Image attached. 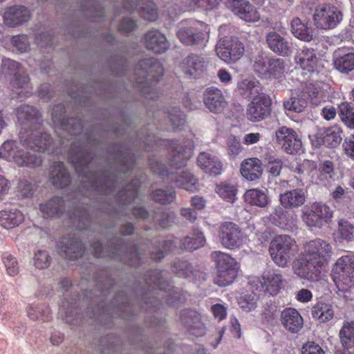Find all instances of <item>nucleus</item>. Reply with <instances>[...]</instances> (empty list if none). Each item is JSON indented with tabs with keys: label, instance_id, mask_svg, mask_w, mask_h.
Returning a JSON list of instances; mask_svg holds the SVG:
<instances>
[{
	"label": "nucleus",
	"instance_id": "obj_1",
	"mask_svg": "<svg viewBox=\"0 0 354 354\" xmlns=\"http://www.w3.org/2000/svg\"><path fill=\"white\" fill-rule=\"evenodd\" d=\"M51 144V139L46 135L44 136V140L39 141L37 133L32 132L26 135L20 131L19 141L7 140L1 145V149L3 160L12 162L19 167H36L41 164L40 157L25 151L22 147L38 152L47 151L53 153Z\"/></svg>",
	"mask_w": 354,
	"mask_h": 354
},
{
	"label": "nucleus",
	"instance_id": "obj_2",
	"mask_svg": "<svg viewBox=\"0 0 354 354\" xmlns=\"http://www.w3.org/2000/svg\"><path fill=\"white\" fill-rule=\"evenodd\" d=\"M331 254L332 247L327 241L320 239L308 241L301 254L293 261L292 271L300 279L317 281Z\"/></svg>",
	"mask_w": 354,
	"mask_h": 354
},
{
	"label": "nucleus",
	"instance_id": "obj_3",
	"mask_svg": "<svg viewBox=\"0 0 354 354\" xmlns=\"http://www.w3.org/2000/svg\"><path fill=\"white\" fill-rule=\"evenodd\" d=\"M136 82L141 87L146 98L154 100L156 89L154 87L162 75V67L154 58H146L138 63L136 67Z\"/></svg>",
	"mask_w": 354,
	"mask_h": 354
},
{
	"label": "nucleus",
	"instance_id": "obj_4",
	"mask_svg": "<svg viewBox=\"0 0 354 354\" xmlns=\"http://www.w3.org/2000/svg\"><path fill=\"white\" fill-rule=\"evenodd\" d=\"M332 278L339 291L354 293V253L342 256L336 261Z\"/></svg>",
	"mask_w": 354,
	"mask_h": 354
},
{
	"label": "nucleus",
	"instance_id": "obj_5",
	"mask_svg": "<svg viewBox=\"0 0 354 354\" xmlns=\"http://www.w3.org/2000/svg\"><path fill=\"white\" fill-rule=\"evenodd\" d=\"M1 71L6 75H14L11 83L13 97L23 99L32 94L28 77L18 62L8 58L3 59Z\"/></svg>",
	"mask_w": 354,
	"mask_h": 354
},
{
	"label": "nucleus",
	"instance_id": "obj_6",
	"mask_svg": "<svg viewBox=\"0 0 354 354\" xmlns=\"http://www.w3.org/2000/svg\"><path fill=\"white\" fill-rule=\"evenodd\" d=\"M297 245L294 239L288 235H278L270 242L269 252L274 263L286 268L295 254Z\"/></svg>",
	"mask_w": 354,
	"mask_h": 354
},
{
	"label": "nucleus",
	"instance_id": "obj_7",
	"mask_svg": "<svg viewBox=\"0 0 354 354\" xmlns=\"http://www.w3.org/2000/svg\"><path fill=\"white\" fill-rule=\"evenodd\" d=\"M209 29L202 21L182 22L177 32V37L184 44L203 47L208 41Z\"/></svg>",
	"mask_w": 354,
	"mask_h": 354
},
{
	"label": "nucleus",
	"instance_id": "obj_8",
	"mask_svg": "<svg viewBox=\"0 0 354 354\" xmlns=\"http://www.w3.org/2000/svg\"><path fill=\"white\" fill-rule=\"evenodd\" d=\"M212 257L216 263L217 274L214 283L219 286L232 284L237 277L239 266L234 259L221 251H215Z\"/></svg>",
	"mask_w": 354,
	"mask_h": 354
},
{
	"label": "nucleus",
	"instance_id": "obj_9",
	"mask_svg": "<svg viewBox=\"0 0 354 354\" xmlns=\"http://www.w3.org/2000/svg\"><path fill=\"white\" fill-rule=\"evenodd\" d=\"M298 173L308 175L311 182L317 185L330 183L335 176L334 164L330 160H325L316 168L315 163L310 160H304L297 168Z\"/></svg>",
	"mask_w": 354,
	"mask_h": 354
},
{
	"label": "nucleus",
	"instance_id": "obj_10",
	"mask_svg": "<svg viewBox=\"0 0 354 354\" xmlns=\"http://www.w3.org/2000/svg\"><path fill=\"white\" fill-rule=\"evenodd\" d=\"M283 276L281 271L268 269L263 272L261 278H257L250 282V290L263 291L270 295H276L283 287Z\"/></svg>",
	"mask_w": 354,
	"mask_h": 354
},
{
	"label": "nucleus",
	"instance_id": "obj_11",
	"mask_svg": "<svg viewBox=\"0 0 354 354\" xmlns=\"http://www.w3.org/2000/svg\"><path fill=\"white\" fill-rule=\"evenodd\" d=\"M16 114L19 122L22 126L21 131H22L24 133L27 135L30 134L32 132L37 133L39 141L44 140L45 135L48 136L51 139L48 134L42 133L38 130L40 119L37 109L33 106L27 104L21 105L17 108Z\"/></svg>",
	"mask_w": 354,
	"mask_h": 354
},
{
	"label": "nucleus",
	"instance_id": "obj_12",
	"mask_svg": "<svg viewBox=\"0 0 354 354\" xmlns=\"http://www.w3.org/2000/svg\"><path fill=\"white\" fill-rule=\"evenodd\" d=\"M342 19L340 10L331 4L317 6L314 11L313 20L315 25L319 28L328 30L337 26Z\"/></svg>",
	"mask_w": 354,
	"mask_h": 354
},
{
	"label": "nucleus",
	"instance_id": "obj_13",
	"mask_svg": "<svg viewBox=\"0 0 354 354\" xmlns=\"http://www.w3.org/2000/svg\"><path fill=\"white\" fill-rule=\"evenodd\" d=\"M244 51L243 44L236 37H233L220 38L216 47L217 55L227 63L239 59Z\"/></svg>",
	"mask_w": 354,
	"mask_h": 354
},
{
	"label": "nucleus",
	"instance_id": "obj_14",
	"mask_svg": "<svg viewBox=\"0 0 354 354\" xmlns=\"http://www.w3.org/2000/svg\"><path fill=\"white\" fill-rule=\"evenodd\" d=\"M218 236L222 245L230 250L241 248L245 239L239 227L232 222H225L221 224Z\"/></svg>",
	"mask_w": 354,
	"mask_h": 354
},
{
	"label": "nucleus",
	"instance_id": "obj_15",
	"mask_svg": "<svg viewBox=\"0 0 354 354\" xmlns=\"http://www.w3.org/2000/svg\"><path fill=\"white\" fill-rule=\"evenodd\" d=\"M333 216V212L325 204L313 203L310 209L303 212L302 219L309 227L322 228Z\"/></svg>",
	"mask_w": 354,
	"mask_h": 354
},
{
	"label": "nucleus",
	"instance_id": "obj_16",
	"mask_svg": "<svg viewBox=\"0 0 354 354\" xmlns=\"http://www.w3.org/2000/svg\"><path fill=\"white\" fill-rule=\"evenodd\" d=\"M277 143L289 154L298 153L302 147L300 138L292 129L283 126L275 131Z\"/></svg>",
	"mask_w": 354,
	"mask_h": 354
},
{
	"label": "nucleus",
	"instance_id": "obj_17",
	"mask_svg": "<svg viewBox=\"0 0 354 354\" xmlns=\"http://www.w3.org/2000/svg\"><path fill=\"white\" fill-rule=\"evenodd\" d=\"M271 101L266 95H258L248 105L246 117L252 122H258L266 118L270 112Z\"/></svg>",
	"mask_w": 354,
	"mask_h": 354
},
{
	"label": "nucleus",
	"instance_id": "obj_18",
	"mask_svg": "<svg viewBox=\"0 0 354 354\" xmlns=\"http://www.w3.org/2000/svg\"><path fill=\"white\" fill-rule=\"evenodd\" d=\"M167 143L171 153V166L180 169L185 165L186 161L193 155V142L190 140H187L183 146L174 140L167 141Z\"/></svg>",
	"mask_w": 354,
	"mask_h": 354
},
{
	"label": "nucleus",
	"instance_id": "obj_19",
	"mask_svg": "<svg viewBox=\"0 0 354 354\" xmlns=\"http://www.w3.org/2000/svg\"><path fill=\"white\" fill-rule=\"evenodd\" d=\"M226 6L247 22H256L260 19L257 10L247 0H225Z\"/></svg>",
	"mask_w": 354,
	"mask_h": 354
},
{
	"label": "nucleus",
	"instance_id": "obj_20",
	"mask_svg": "<svg viewBox=\"0 0 354 354\" xmlns=\"http://www.w3.org/2000/svg\"><path fill=\"white\" fill-rule=\"evenodd\" d=\"M30 11L23 6H14L5 9L3 22L9 27H17L28 21L30 19Z\"/></svg>",
	"mask_w": 354,
	"mask_h": 354
},
{
	"label": "nucleus",
	"instance_id": "obj_21",
	"mask_svg": "<svg viewBox=\"0 0 354 354\" xmlns=\"http://www.w3.org/2000/svg\"><path fill=\"white\" fill-rule=\"evenodd\" d=\"M203 101L209 111L214 113L222 112L227 106V102L222 91L214 86L205 90Z\"/></svg>",
	"mask_w": 354,
	"mask_h": 354
},
{
	"label": "nucleus",
	"instance_id": "obj_22",
	"mask_svg": "<svg viewBox=\"0 0 354 354\" xmlns=\"http://www.w3.org/2000/svg\"><path fill=\"white\" fill-rule=\"evenodd\" d=\"M266 42L269 48L279 55L289 56L293 52L292 44L276 32L270 31L267 34Z\"/></svg>",
	"mask_w": 354,
	"mask_h": 354
},
{
	"label": "nucleus",
	"instance_id": "obj_23",
	"mask_svg": "<svg viewBox=\"0 0 354 354\" xmlns=\"http://www.w3.org/2000/svg\"><path fill=\"white\" fill-rule=\"evenodd\" d=\"M306 201V192L304 189L296 188L287 190L279 195V202L285 209H295L301 207Z\"/></svg>",
	"mask_w": 354,
	"mask_h": 354
},
{
	"label": "nucleus",
	"instance_id": "obj_24",
	"mask_svg": "<svg viewBox=\"0 0 354 354\" xmlns=\"http://www.w3.org/2000/svg\"><path fill=\"white\" fill-rule=\"evenodd\" d=\"M207 62L204 57L191 54L182 61L180 67L185 74L196 77L205 70Z\"/></svg>",
	"mask_w": 354,
	"mask_h": 354
},
{
	"label": "nucleus",
	"instance_id": "obj_25",
	"mask_svg": "<svg viewBox=\"0 0 354 354\" xmlns=\"http://www.w3.org/2000/svg\"><path fill=\"white\" fill-rule=\"evenodd\" d=\"M306 93L308 94L311 103L315 105L329 101L331 98V88L324 83L309 84L306 86Z\"/></svg>",
	"mask_w": 354,
	"mask_h": 354
},
{
	"label": "nucleus",
	"instance_id": "obj_26",
	"mask_svg": "<svg viewBox=\"0 0 354 354\" xmlns=\"http://www.w3.org/2000/svg\"><path fill=\"white\" fill-rule=\"evenodd\" d=\"M281 322L283 327L292 333H298L304 324L302 317L292 308H286L281 312Z\"/></svg>",
	"mask_w": 354,
	"mask_h": 354
},
{
	"label": "nucleus",
	"instance_id": "obj_27",
	"mask_svg": "<svg viewBox=\"0 0 354 354\" xmlns=\"http://www.w3.org/2000/svg\"><path fill=\"white\" fill-rule=\"evenodd\" d=\"M295 60L305 74L316 71L317 57L313 49H300L297 52Z\"/></svg>",
	"mask_w": 354,
	"mask_h": 354
},
{
	"label": "nucleus",
	"instance_id": "obj_28",
	"mask_svg": "<svg viewBox=\"0 0 354 354\" xmlns=\"http://www.w3.org/2000/svg\"><path fill=\"white\" fill-rule=\"evenodd\" d=\"M145 41L147 48L156 53H164L169 48L165 36L158 30L149 31L145 36Z\"/></svg>",
	"mask_w": 354,
	"mask_h": 354
},
{
	"label": "nucleus",
	"instance_id": "obj_29",
	"mask_svg": "<svg viewBox=\"0 0 354 354\" xmlns=\"http://www.w3.org/2000/svg\"><path fill=\"white\" fill-rule=\"evenodd\" d=\"M64 106L59 105L53 109L52 119L54 123L59 124L64 130L68 131L71 135L76 134L82 127L81 121L76 119H68L64 121L62 115Z\"/></svg>",
	"mask_w": 354,
	"mask_h": 354
},
{
	"label": "nucleus",
	"instance_id": "obj_30",
	"mask_svg": "<svg viewBox=\"0 0 354 354\" xmlns=\"http://www.w3.org/2000/svg\"><path fill=\"white\" fill-rule=\"evenodd\" d=\"M198 165L205 173L216 176L221 174L222 170V163L214 155L209 153H201L197 159Z\"/></svg>",
	"mask_w": 354,
	"mask_h": 354
},
{
	"label": "nucleus",
	"instance_id": "obj_31",
	"mask_svg": "<svg viewBox=\"0 0 354 354\" xmlns=\"http://www.w3.org/2000/svg\"><path fill=\"white\" fill-rule=\"evenodd\" d=\"M171 180H174L176 186L189 192H195L199 189L198 179L191 173L180 171L174 174L171 172Z\"/></svg>",
	"mask_w": 354,
	"mask_h": 354
},
{
	"label": "nucleus",
	"instance_id": "obj_32",
	"mask_svg": "<svg viewBox=\"0 0 354 354\" xmlns=\"http://www.w3.org/2000/svg\"><path fill=\"white\" fill-rule=\"evenodd\" d=\"M59 253L68 259H75L83 254L82 244L77 239H62L59 245Z\"/></svg>",
	"mask_w": 354,
	"mask_h": 354
},
{
	"label": "nucleus",
	"instance_id": "obj_33",
	"mask_svg": "<svg viewBox=\"0 0 354 354\" xmlns=\"http://www.w3.org/2000/svg\"><path fill=\"white\" fill-rule=\"evenodd\" d=\"M261 162L257 158L243 160L241 165V173L244 178L250 181L259 179L262 174Z\"/></svg>",
	"mask_w": 354,
	"mask_h": 354
},
{
	"label": "nucleus",
	"instance_id": "obj_34",
	"mask_svg": "<svg viewBox=\"0 0 354 354\" xmlns=\"http://www.w3.org/2000/svg\"><path fill=\"white\" fill-rule=\"evenodd\" d=\"M24 220V214L17 209H6L0 211V225L10 230L20 225Z\"/></svg>",
	"mask_w": 354,
	"mask_h": 354
},
{
	"label": "nucleus",
	"instance_id": "obj_35",
	"mask_svg": "<svg viewBox=\"0 0 354 354\" xmlns=\"http://www.w3.org/2000/svg\"><path fill=\"white\" fill-rule=\"evenodd\" d=\"M133 2L127 3L124 9L129 10V9L138 10L142 17L148 21H155L158 17L156 5L151 0H140L139 3H136L134 6Z\"/></svg>",
	"mask_w": 354,
	"mask_h": 354
},
{
	"label": "nucleus",
	"instance_id": "obj_36",
	"mask_svg": "<svg viewBox=\"0 0 354 354\" xmlns=\"http://www.w3.org/2000/svg\"><path fill=\"white\" fill-rule=\"evenodd\" d=\"M244 198L248 204L259 207H266L270 203L266 189H250L245 192Z\"/></svg>",
	"mask_w": 354,
	"mask_h": 354
},
{
	"label": "nucleus",
	"instance_id": "obj_37",
	"mask_svg": "<svg viewBox=\"0 0 354 354\" xmlns=\"http://www.w3.org/2000/svg\"><path fill=\"white\" fill-rule=\"evenodd\" d=\"M238 91L245 98L257 97L258 95H265L261 93V87L259 82L254 79H244L239 82Z\"/></svg>",
	"mask_w": 354,
	"mask_h": 354
},
{
	"label": "nucleus",
	"instance_id": "obj_38",
	"mask_svg": "<svg viewBox=\"0 0 354 354\" xmlns=\"http://www.w3.org/2000/svg\"><path fill=\"white\" fill-rule=\"evenodd\" d=\"M335 239L342 243L354 241V224L345 218L339 219Z\"/></svg>",
	"mask_w": 354,
	"mask_h": 354
},
{
	"label": "nucleus",
	"instance_id": "obj_39",
	"mask_svg": "<svg viewBox=\"0 0 354 354\" xmlns=\"http://www.w3.org/2000/svg\"><path fill=\"white\" fill-rule=\"evenodd\" d=\"M334 65L342 73L354 70V53H344L342 49H339L335 53Z\"/></svg>",
	"mask_w": 354,
	"mask_h": 354
},
{
	"label": "nucleus",
	"instance_id": "obj_40",
	"mask_svg": "<svg viewBox=\"0 0 354 354\" xmlns=\"http://www.w3.org/2000/svg\"><path fill=\"white\" fill-rule=\"evenodd\" d=\"M320 136L324 145L336 147L342 140L343 133L340 127L335 124L324 129L320 133Z\"/></svg>",
	"mask_w": 354,
	"mask_h": 354
},
{
	"label": "nucleus",
	"instance_id": "obj_41",
	"mask_svg": "<svg viewBox=\"0 0 354 354\" xmlns=\"http://www.w3.org/2000/svg\"><path fill=\"white\" fill-rule=\"evenodd\" d=\"M50 180L51 183L59 187H64L70 183V176L61 162H55L50 170Z\"/></svg>",
	"mask_w": 354,
	"mask_h": 354
},
{
	"label": "nucleus",
	"instance_id": "obj_42",
	"mask_svg": "<svg viewBox=\"0 0 354 354\" xmlns=\"http://www.w3.org/2000/svg\"><path fill=\"white\" fill-rule=\"evenodd\" d=\"M291 31L294 36L304 41H310L313 38V31L307 23L296 17L291 22Z\"/></svg>",
	"mask_w": 354,
	"mask_h": 354
},
{
	"label": "nucleus",
	"instance_id": "obj_43",
	"mask_svg": "<svg viewBox=\"0 0 354 354\" xmlns=\"http://www.w3.org/2000/svg\"><path fill=\"white\" fill-rule=\"evenodd\" d=\"M312 316L319 322H326L334 316V310L331 304L318 301L312 308Z\"/></svg>",
	"mask_w": 354,
	"mask_h": 354
},
{
	"label": "nucleus",
	"instance_id": "obj_44",
	"mask_svg": "<svg viewBox=\"0 0 354 354\" xmlns=\"http://www.w3.org/2000/svg\"><path fill=\"white\" fill-rule=\"evenodd\" d=\"M205 243V238L201 231L194 229L191 236L184 238L180 244V248L187 251H194L201 247Z\"/></svg>",
	"mask_w": 354,
	"mask_h": 354
},
{
	"label": "nucleus",
	"instance_id": "obj_45",
	"mask_svg": "<svg viewBox=\"0 0 354 354\" xmlns=\"http://www.w3.org/2000/svg\"><path fill=\"white\" fill-rule=\"evenodd\" d=\"M306 106L307 99L304 93H293L288 100L283 102V106L286 110L296 113L302 112Z\"/></svg>",
	"mask_w": 354,
	"mask_h": 354
},
{
	"label": "nucleus",
	"instance_id": "obj_46",
	"mask_svg": "<svg viewBox=\"0 0 354 354\" xmlns=\"http://www.w3.org/2000/svg\"><path fill=\"white\" fill-rule=\"evenodd\" d=\"M339 337L343 347L348 349L354 347V324L345 322L339 330Z\"/></svg>",
	"mask_w": 354,
	"mask_h": 354
},
{
	"label": "nucleus",
	"instance_id": "obj_47",
	"mask_svg": "<svg viewBox=\"0 0 354 354\" xmlns=\"http://www.w3.org/2000/svg\"><path fill=\"white\" fill-rule=\"evenodd\" d=\"M63 201L61 198H54L46 203L40 205V212L43 217H52L62 211Z\"/></svg>",
	"mask_w": 354,
	"mask_h": 354
},
{
	"label": "nucleus",
	"instance_id": "obj_48",
	"mask_svg": "<svg viewBox=\"0 0 354 354\" xmlns=\"http://www.w3.org/2000/svg\"><path fill=\"white\" fill-rule=\"evenodd\" d=\"M270 59L271 57L266 53H258L253 59V68L255 72L262 77H267Z\"/></svg>",
	"mask_w": 354,
	"mask_h": 354
},
{
	"label": "nucleus",
	"instance_id": "obj_49",
	"mask_svg": "<svg viewBox=\"0 0 354 354\" xmlns=\"http://www.w3.org/2000/svg\"><path fill=\"white\" fill-rule=\"evenodd\" d=\"M189 318L191 320L186 322V324L190 334L196 337L203 335L205 333V327L201 321L199 315L196 312H191Z\"/></svg>",
	"mask_w": 354,
	"mask_h": 354
},
{
	"label": "nucleus",
	"instance_id": "obj_50",
	"mask_svg": "<svg viewBox=\"0 0 354 354\" xmlns=\"http://www.w3.org/2000/svg\"><path fill=\"white\" fill-rule=\"evenodd\" d=\"M216 192L227 202L234 203L236 199L237 189L233 184L222 183L216 186Z\"/></svg>",
	"mask_w": 354,
	"mask_h": 354
},
{
	"label": "nucleus",
	"instance_id": "obj_51",
	"mask_svg": "<svg viewBox=\"0 0 354 354\" xmlns=\"http://www.w3.org/2000/svg\"><path fill=\"white\" fill-rule=\"evenodd\" d=\"M268 71L267 77L275 79L281 78L286 72L285 61L281 58L271 57Z\"/></svg>",
	"mask_w": 354,
	"mask_h": 354
},
{
	"label": "nucleus",
	"instance_id": "obj_52",
	"mask_svg": "<svg viewBox=\"0 0 354 354\" xmlns=\"http://www.w3.org/2000/svg\"><path fill=\"white\" fill-rule=\"evenodd\" d=\"M354 101V88L351 91ZM339 115L342 122L349 128L354 129V109L348 102L342 103L339 106Z\"/></svg>",
	"mask_w": 354,
	"mask_h": 354
},
{
	"label": "nucleus",
	"instance_id": "obj_53",
	"mask_svg": "<svg viewBox=\"0 0 354 354\" xmlns=\"http://www.w3.org/2000/svg\"><path fill=\"white\" fill-rule=\"evenodd\" d=\"M68 156L71 162L75 165L77 169L79 167L88 163L85 153L82 151V148L75 143H73L71 146Z\"/></svg>",
	"mask_w": 354,
	"mask_h": 354
},
{
	"label": "nucleus",
	"instance_id": "obj_54",
	"mask_svg": "<svg viewBox=\"0 0 354 354\" xmlns=\"http://www.w3.org/2000/svg\"><path fill=\"white\" fill-rule=\"evenodd\" d=\"M227 151L231 158H234L242 151L240 139L234 136H230L227 139Z\"/></svg>",
	"mask_w": 354,
	"mask_h": 354
},
{
	"label": "nucleus",
	"instance_id": "obj_55",
	"mask_svg": "<svg viewBox=\"0 0 354 354\" xmlns=\"http://www.w3.org/2000/svg\"><path fill=\"white\" fill-rule=\"evenodd\" d=\"M257 299V295L254 292L250 295H244L239 298V305L244 310L250 312L256 308Z\"/></svg>",
	"mask_w": 354,
	"mask_h": 354
},
{
	"label": "nucleus",
	"instance_id": "obj_56",
	"mask_svg": "<svg viewBox=\"0 0 354 354\" xmlns=\"http://www.w3.org/2000/svg\"><path fill=\"white\" fill-rule=\"evenodd\" d=\"M27 314L30 319L32 320H47L48 319L50 311L48 308L43 309L39 306H30L27 308Z\"/></svg>",
	"mask_w": 354,
	"mask_h": 354
},
{
	"label": "nucleus",
	"instance_id": "obj_57",
	"mask_svg": "<svg viewBox=\"0 0 354 354\" xmlns=\"http://www.w3.org/2000/svg\"><path fill=\"white\" fill-rule=\"evenodd\" d=\"M2 260L9 275L15 276L19 273L18 263L12 254H3Z\"/></svg>",
	"mask_w": 354,
	"mask_h": 354
},
{
	"label": "nucleus",
	"instance_id": "obj_58",
	"mask_svg": "<svg viewBox=\"0 0 354 354\" xmlns=\"http://www.w3.org/2000/svg\"><path fill=\"white\" fill-rule=\"evenodd\" d=\"M169 118L174 129L183 126L185 122V116L178 108H173L168 113Z\"/></svg>",
	"mask_w": 354,
	"mask_h": 354
},
{
	"label": "nucleus",
	"instance_id": "obj_59",
	"mask_svg": "<svg viewBox=\"0 0 354 354\" xmlns=\"http://www.w3.org/2000/svg\"><path fill=\"white\" fill-rule=\"evenodd\" d=\"M153 198L162 204L169 203L174 200L175 192L171 190L158 189L153 193Z\"/></svg>",
	"mask_w": 354,
	"mask_h": 354
},
{
	"label": "nucleus",
	"instance_id": "obj_60",
	"mask_svg": "<svg viewBox=\"0 0 354 354\" xmlns=\"http://www.w3.org/2000/svg\"><path fill=\"white\" fill-rule=\"evenodd\" d=\"M17 193L21 198L31 197L34 193L32 185L27 180H20L17 187Z\"/></svg>",
	"mask_w": 354,
	"mask_h": 354
},
{
	"label": "nucleus",
	"instance_id": "obj_61",
	"mask_svg": "<svg viewBox=\"0 0 354 354\" xmlns=\"http://www.w3.org/2000/svg\"><path fill=\"white\" fill-rule=\"evenodd\" d=\"M173 271L181 277H189L192 273L191 265L186 261H178L174 263Z\"/></svg>",
	"mask_w": 354,
	"mask_h": 354
},
{
	"label": "nucleus",
	"instance_id": "obj_62",
	"mask_svg": "<svg viewBox=\"0 0 354 354\" xmlns=\"http://www.w3.org/2000/svg\"><path fill=\"white\" fill-rule=\"evenodd\" d=\"M34 266L39 269H44L50 264V256L46 251H38L33 258Z\"/></svg>",
	"mask_w": 354,
	"mask_h": 354
},
{
	"label": "nucleus",
	"instance_id": "obj_63",
	"mask_svg": "<svg viewBox=\"0 0 354 354\" xmlns=\"http://www.w3.org/2000/svg\"><path fill=\"white\" fill-rule=\"evenodd\" d=\"M12 45L20 53H24L29 48V41L26 35H18L10 38Z\"/></svg>",
	"mask_w": 354,
	"mask_h": 354
},
{
	"label": "nucleus",
	"instance_id": "obj_64",
	"mask_svg": "<svg viewBox=\"0 0 354 354\" xmlns=\"http://www.w3.org/2000/svg\"><path fill=\"white\" fill-rule=\"evenodd\" d=\"M302 354H325L322 348L314 342H308L303 345Z\"/></svg>",
	"mask_w": 354,
	"mask_h": 354
}]
</instances>
